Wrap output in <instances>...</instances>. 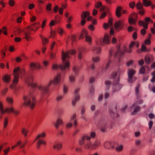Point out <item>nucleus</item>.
<instances>
[{
    "mask_svg": "<svg viewBox=\"0 0 155 155\" xmlns=\"http://www.w3.org/2000/svg\"><path fill=\"white\" fill-rule=\"evenodd\" d=\"M137 20L136 19H134L129 18L128 22L130 25H134L135 24Z\"/></svg>",
    "mask_w": 155,
    "mask_h": 155,
    "instance_id": "obj_40",
    "label": "nucleus"
},
{
    "mask_svg": "<svg viewBox=\"0 0 155 155\" xmlns=\"http://www.w3.org/2000/svg\"><path fill=\"white\" fill-rule=\"evenodd\" d=\"M92 60L94 62H97L100 61V58L98 57H93Z\"/></svg>",
    "mask_w": 155,
    "mask_h": 155,
    "instance_id": "obj_50",
    "label": "nucleus"
},
{
    "mask_svg": "<svg viewBox=\"0 0 155 155\" xmlns=\"http://www.w3.org/2000/svg\"><path fill=\"white\" fill-rule=\"evenodd\" d=\"M92 51H94L97 53L99 54L101 52V48L100 47H94L93 48Z\"/></svg>",
    "mask_w": 155,
    "mask_h": 155,
    "instance_id": "obj_41",
    "label": "nucleus"
},
{
    "mask_svg": "<svg viewBox=\"0 0 155 155\" xmlns=\"http://www.w3.org/2000/svg\"><path fill=\"white\" fill-rule=\"evenodd\" d=\"M141 51L144 52L147 51V49L146 47L144 45H142L141 48Z\"/></svg>",
    "mask_w": 155,
    "mask_h": 155,
    "instance_id": "obj_62",
    "label": "nucleus"
},
{
    "mask_svg": "<svg viewBox=\"0 0 155 155\" xmlns=\"http://www.w3.org/2000/svg\"><path fill=\"white\" fill-rule=\"evenodd\" d=\"M130 7L133 9L134 8L135 6H136L135 2H130L129 4Z\"/></svg>",
    "mask_w": 155,
    "mask_h": 155,
    "instance_id": "obj_57",
    "label": "nucleus"
},
{
    "mask_svg": "<svg viewBox=\"0 0 155 155\" xmlns=\"http://www.w3.org/2000/svg\"><path fill=\"white\" fill-rule=\"evenodd\" d=\"M147 66L141 67L139 70V73L141 74H145L146 71V68H147Z\"/></svg>",
    "mask_w": 155,
    "mask_h": 155,
    "instance_id": "obj_38",
    "label": "nucleus"
},
{
    "mask_svg": "<svg viewBox=\"0 0 155 155\" xmlns=\"http://www.w3.org/2000/svg\"><path fill=\"white\" fill-rule=\"evenodd\" d=\"M140 87V84H138L136 87L135 89V93L138 99L139 98V88Z\"/></svg>",
    "mask_w": 155,
    "mask_h": 155,
    "instance_id": "obj_37",
    "label": "nucleus"
},
{
    "mask_svg": "<svg viewBox=\"0 0 155 155\" xmlns=\"http://www.w3.org/2000/svg\"><path fill=\"white\" fill-rule=\"evenodd\" d=\"M76 37L75 35H72L71 37V40L72 41L71 44L72 45H73V43L76 41Z\"/></svg>",
    "mask_w": 155,
    "mask_h": 155,
    "instance_id": "obj_51",
    "label": "nucleus"
},
{
    "mask_svg": "<svg viewBox=\"0 0 155 155\" xmlns=\"http://www.w3.org/2000/svg\"><path fill=\"white\" fill-rule=\"evenodd\" d=\"M86 41L88 42H90L91 41V37L88 35H87L86 37Z\"/></svg>",
    "mask_w": 155,
    "mask_h": 155,
    "instance_id": "obj_61",
    "label": "nucleus"
},
{
    "mask_svg": "<svg viewBox=\"0 0 155 155\" xmlns=\"http://www.w3.org/2000/svg\"><path fill=\"white\" fill-rule=\"evenodd\" d=\"M79 90L80 89L78 88L74 91L75 98L74 100H73L72 101V104L73 106H74L76 102L80 100V96L78 94Z\"/></svg>",
    "mask_w": 155,
    "mask_h": 155,
    "instance_id": "obj_11",
    "label": "nucleus"
},
{
    "mask_svg": "<svg viewBox=\"0 0 155 155\" xmlns=\"http://www.w3.org/2000/svg\"><path fill=\"white\" fill-rule=\"evenodd\" d=\"M13 109L14 108L12 107H7L5 108L4 109L3 111V112H4V114L6 112L8 113H13Z\"/></svg>",
    "mask_w": 155,
    "mask_h": 155,
    "instance_id": "obj_33",
    "label": "nucleus"
},
{
    "mask_svg": "<svg viewBox=\"0 0 155 155\" xmlns=\"http://www.w3.org/2000/svg\"><path fill=\"white\" fill-rule=\"evenodd\" d=\"M40 27V24L38 23H36L33 24L31 25V29L33 31H34L35 29H37Z\"/></svg>",
    "mask_w": 155,
    "mask_h": 155,
    "instance_id": "obj_31",
    "label": "nucleus"
},
{
    "mask_svg": "<svg viewBox=\"0 0 155 155\" xmlns=\"http://www.w3.org/2000/svg\"><path fill=\"white\" fill-rule=\"evenodd\" d=\"M143 3H142L140 2H137L136 5V7L137 9L139 10L143 8Z\"/></svg>",
    "mask_w": 155,
    "mask_h": 155,
    "instance_id": "obj_34",
    "label": "nucleus"
},
{
    "mask_svg": "<svg viewBox=\"0 0 155 155\" xmlns=\"http://www.w3.org/2000/svg\"><path fill=\"white\" fill-rule=\"evenodd\" d=\"M96 136V133L94 132H91L90 136L85 135L83 136L79 140V143L80 146H82L84 144L85 140H86L89 141L91 139H94Z\"/></svg>",
    "mask_w": 155,
    "mask_h": 155,
    "instance_id": "obj_5",
    "label": "nucleus"
},
{
    "mask_svg": "<svg viewBox=\"0 0 155 155\" xmlns=\"http://www.w3.org/2000/svg\"><path fill=\"white\" fill-rule=\"evenodd\" d=\"M130 108L131 109V110H132V108H134V110L131 113V114L132 115H134L136 114V113L139 111L140 109V107L137 105V102H135L130 107Z\"/></svg>",
    "mask_w": 155,
    "mask_h": 155,
    "instance_id": "obj_14",
    "label": "nucleus"
},
{
    "mask_svg": "<svg viewBox=\"0 0 155 155\" xmlns=\"http://www.w3.org/2000/svg\"><path fill=\"white\" fill-rule=\"evenodd\" d=\"M104 147L107 149H112L114 148V144L111 142H106L104 144Z\"/></svg>",
    "mask_w": 155,
    "mask_h": 155,
    "instance_id": "obj_16",
    "label": "nucleus"
},
{
    "mask_svg": "<svg viewBox=\"0 0 155 155\" xmlns=\"http://www.w3.org/2000/svg\"><path fill=\"white\" fill-rule=\"evenodd\" d=\"M13 99L12 97H8L6 98V101L10 104H12Z\"/></svg>",
    "mask_w": 155,
    "mask_h": 155,
    "instance_id": "obj_52",
    "label": "nucleus"
},
{
    "mask_svg": "<svg viewBox=\"0 0 155 155\" xmlns=\"http://www.w3.org/2000/svg\"><path fill=\"white\" fill-rule=\"evenodd\" d=\"M100 145L101 141L98 140H96L93 143L90 141L87 142L84 144V148L87 150H95L100 147Z\"/></svg>",
    "mask_w": 155,
    "mask_h": 155,
    "instance_id": "obj_3",
    "label": "nucleus"
},
{
    "mask_svg": "<svg viewBox=\"0 0 155 155\" xmlns=\"http://www.w3.org/2000/svg\"><path fill=\"white\" fill-rule=\"evenodd\" d=\"M76 54V51L74 49H71L68 51L67 52L63 51L62 52V60L63 61H66V58H69L70 57L69 55H75Z\"/></svg>",
    "mask_w": 155,
    "mask_h": 155,
    "instance_id": "obj_6",
    "label": "nucleus"
},
{
    "mask_svg": "<svg viewBox=\"0 0 155 155\" xmlns=\"http://www.w3.org/2000/svg\"><path fill=\"white\" fill-rule=\"evenodd\" d=\"M28 132V130L25 128H22L21 129V132L22 134L25 136L26 137L27 135V134Z\"/></svg>",
    "mask_w": 155,
    "mask_h": 155,
    "instance_id": "obj_39",
    "label": "nucleus"
},
{
    "mask_svg": "<svg viewBox=\"0 0 155 155\" xmlns=\"http://www.w3.org/2000/svg\"><path fill=\"white\" fill-rule=\"evenodd\" d=\"M138 15L137 14L133 12L129 16V18L134 19H136L137 20Z\"/></svg>",
    "mask_w": 155,
    "mask_h": 155,
    "instance_id": "obj_35",
    "label": "nucleus"
},
{
    "mask_svg": "<svg viewBox=\"0 0 155 155\" xmlns=\"http://www.w3.org/2000/svg\"><path fill=\"white\" fill-rule=\"evenodd\" d=\"M113 53V51L112 50H110V53H109V61H108V62L107 63V64H106L105 68L106 69H107L108 68L109 66L110 65L111 63V61L110 60V57L112 55V54Z\"/></svg>",
    "mask_w": 155,
    "mask_h": 155,
    "instance_id": "obj_27",
    "label": "nucleus"
},
{
    "mask_svg": "<svg viewBox=\"0 0 155 155\" xmlns=\"http://www.w3.org/2000/svg\"><path fill=\"white\" fill-rule=\"evenodd\" d=\"M16 68H18V71H16V72L18 71V75H20V76H22L25 74L26 73L25 71L24 68H22L20 69L19 67H17Z\"/></svg>",
    "mask_w": 155,
    "mask_h": 155,
    "instance_id": "obj_23",
    "label": "nucleus"
},
{
    "mask_svg": "<svg viewBox=\"0 0 155 155\" xmlns=\"http://www.w3.org/2000/svg\"><path fill=\"white\" fill-rule=\"evenodd\" d=\"M100 42L101 45H103L104 44L108 45L110 43V40L107 34H105L104 38L101 40Z\"/></svg>",
    "mask_w": 155,
    "mask_h": 155,
    "instance_id": "obj_13",
    "label": "nucleus"
},
{
    "mask_svg": "<svg viewBox=\"0 0 155 155\" xmlns=\"http://www.w3.org/2000/svg\"><path fill=\"white\" fill-rule=\"evenodd\" d=\"M23 100L24 101L23 105L29 106L31 108H33L35 106V97L31 94L24 95Z\"/></svg>",
    "mask_w": 155,
    "mask_h": 155,
    "instance_id": "obj_2",
    "label": "nucleus"
},
{
    "mask_svg": "<svg viewBox=\"0 0 155 155\" xmlns=\"http://www.w3.org/2000/svg\"><path fill=\"white\" fill-rule=\"evenodd\" d=\"M46 135V133L45 132L43 131L41 132L37 135L34 142L37 140L38 139H41V138L42 137L45 138V137Z\"/></svg>",
    "mask_w": 155,
    "mask_h": 155,
    "instance_id": "obj_24",
    "label": "nucleus"
},
{
    "mask_svg": "<svg viewBox=\"0 0 155 155\" xmlns=\"http://www.w3.org/2000/svg\"><path fill=\"white\" fill-rule=\"evenodd\" d=\"M27 82L28 83V85L29 87H31L33 88H35L36 87L38 86V87L40 85H39L38 86L37 84L36 83H34L32 82L30 84V82L29 83V81H27ZM40 85H42L41 84H40ZM39 90V89L38 88ZM40 90L41 91V90Z\"/></svg>",
    "mask_w": 155,
    "mask_h": 155,
    "instance_id": "obj_30",
    "label": "nucleus"
},
{
    "mask_svg": "<svg viewBox=\"0 0 155 155\" xmlns=\"http://www.w3.org/2000/svg\"><path fill=\"white\" fill-rule=\"evenodd\" d=\"M123 23V21L122 20H120L116 22L114 25L115 30H121L124 26Z\"/></svg>",
    "mask_w": 155,
    "mask_h": 155,
    "instance_id": "obj_12",
    "label": "nucleus"
},
{
    "mask_svg": "<svg viewBox=\"0 0 155 155\" xmlns=\"http://www.w3.org/2000/svg\"><path fill=\"white\" fill-rule=\"evenodd\" d=\"M136 71L133 69H129L128 71V81L129 83L133 82L135 80H133L134 78H133V76L135 74Z\"/></svg>",
    "mask_w": 155,
    "mask_h": 155,
    "instance_id": "obj_9",
    "label": "nucleus"
},
{
    "mask_svg": "<svg viewBox=\"0 0 155 155\" xmlns=\"http://www.w3.org/2000/svg\"><path fill=\"white\" fill-rule=\"evenodd\" d=\"M24 38L26 39L27 41H30L32 39V37L30 36V35L25 36Z\"/></svg>",
    "mask_w": 155,
    "mask_h": 155,
    "instance_id": "obj_63",
    "label": "nucleus"
},
{
    "mask_svg": "<svg viewBox=\"0 0 155 155\" xmlns=\"http://www.w3.org/2000/svg\"><path fill=\"white\" fill-rule=\"evenodd\" d=\"M79 68L76 66H74L73 68V71L74 72V73L76 74L79 71Z\"/></svg>",
    "mask_w": 155,
    "mask_h": 155,
    "instance_id": "obj_47",
    "label": "nucleus"
},
{
    "mask_svg": "<svg viewBox=\"0 0 155 155\" xmlns=\"http://www.w3.org/2000/svg\"><path fill=\"white\" fill-rule=\"evenodd\" d=\"M140 10L139 11V14L141 15H143L144 14L145 12V9L143 8L142 9H140Z\"/></svg>",
    "mask_w": 155,
    "mask_h": 155,
    "instance_id": "obj_54",
    "label": "nucleus"
},
{
    "mask_svg": "<svg viewBox=\"0 0 155 155\" xmlns=\"http://www.w3.org/2000/svg\"><path fill=\"white\" fill-rule=\"evenodd\" d=\"M56 33L55 31H53L52 30H51L50 32V37L54 38L55 35Z\"/></svg>",
    "mask_w": 155,
    "mask_h": 155,
    "instance_id": "obj_53",
    "label": "nucleus"
},
{
    "mask_svg": "<svg viewBox=\"0 0 155 155\" xmlns=\"http://www.w3.org/2000/svg\"><path fill=\"white\" fill-rule=\"evenodd\" d=\"M10 150V148L8 147L5 150H3V151L4 153L6 155L8 154V153L9 152Z\"/></svg>",
    "mask_w": 155,
    "mask_h": 155,
    "instance_id": "obj_64",
    "label": "nucleus"
},
{
    "mask_svg": "<svg viewBox=\"0 0 155 155\" xmlns=\"http://www.w3.org/2000/svg\"><path fill=\"white\" fill-rule=\"evenodd\" d=\"M4 109H3V106L2 105V103L0 101V110L1 113L2 114H4L3 111Z\"/></svg>",
    "mask_w": 155,
    "mask_h": 155,
    "instance_id": "obj_55",
    "label": "nucleus"
},
{
    "mask_svg": "<svg viewBox=\"0 0 155 155\" xmlns=\"http://www.w3.org/2000/svg\"><path fill=\"white\" fill-rule=\"evenodd\" d=\"M61 77L60 73H58L57 75L54 77L53 81L51 80L48 84L46 85H40L38 87V89L41 90L42 92L46 93L49 91V88L53 83L54 85H57L60 82Z\"/></svg>",
    "mask_w": 155,
    "mask_h": 155,
    "instance_id": "obj_1",
    "label": "nucleus"
},
{
    "mask_svg": "<svg viewBox=\"0 0 155 155\" xmlns=\"http://www.w3.org/2000/svg\"><path fill=\"white\" fill-rule=\"evenodd\" d=\"M107 125V123L105 120L102 119H100L98 122V126L100 127V130L102 132H105Z\"/></svg>",
    "mask_w": 155,
    "mask_h": 155,
    "instance_id": "obj_8",
    "label": "nucleus"
},
{
    "mask_svg": "<svg viewBox=\"0 0 155 155\" xmlns=\"http://www.w3.org/2000/svg\"><path fill=\"white\" fill-rule=\"evenodd\" d=\"M87 31L83 29L82 30L81 34L79 37V39H82L87 35Z\"/></svg>",
    "mask_w": 155,
    "mask_h": 155,
    "instance_id": "obj_32",
    "label": "nucleus"
},
{
    "mask_svg": "<svg viewBox=\"0 0 155 155\" xmlns=\"http://www.w3.org/2000/svg\"><path fill=\"white\" fill-rule=\"evenodd\" d=\"M18 71V68H15L14 70V79L13 80V83L15 84H16L18 82V78L20 77V75H18V72H16V71Z\"/></svg>",
    "mask_w": 155,
    "mask_h": 155,
    "instance_id": "obj_15",
    "label": "nucleus"
},
{
    "mask_svg": "<svg viewBox=\"0 0 155 155\" xmlns=\"http://www.w3.org/2000/svg\"><path fill=\"white\" fill-rule=\"evenodd\" d=\"M108 9H107L106 12H103L101 15L100 17V18L102 19L104 18L106 16L107 12L108 11Z\"/></svg>",
    "mask_w": 155,
    "mask_h": 155,
    "instance_id": "obj_45",
    "label": "nucleus"
},
{
    "mask_svg": "<svg viewBox=\"0 0 155 155\" xmlns=\"http://www.w3.org/2000/svg\"><path fill=\"white\" fill-rule=\"evenodd\" d=\"M30 66L31 69L32 71L40 68L39 64H36L33 63L30 64Z\"/></svg>",
    "mask_w": 155,
    "mask_h": 155,
    "instance_id": "obj_20",
    "label": "nucleus"
},
{
    "mask_svg": "<svg viewBox=\"0 0 155 155\" xmlns=\"http://www.w3.org/2000/svg\"><path fill=\"white\" fill-rule=\"evenodd\" d=\"M138 24L139 26H143L144 28L147 29L148 28V24L145 23L142 21H139L138 22Z\"/></svg>",
    "mask_w": 155,
    "mask_h": 155,
    "instance_id": "obj_28",
    "label": "nucleus"
},
{
    "mask_svg": "<svg viewBox=\"0 0 155 155\" xmlns=\"http://www.w3.org/2000/svg\"><path fill=\"white\" fill-rule=\"evenodd\" d=\"M22 31V30L20 28H16L15 31V33L16 35H18Z\"/></svg>",
    "mask_w": 155,
    "mask_h": 155,
    "instance_id": "obj_43",
    "label": "nucleus"
},
{
    "mask_svg": "<svg viewBox=\"0 0 155 155\" xmlns=\"http://www.w3.org/2000/svg\"><path fill=\"white\" fill-rule=\"evenodd\" d=\"M124 51H121L120 48L119 47L117 50V51L114 54V57H117L118 55H122L124 54V52H126L128 53H131L132 52V50L131 48L126 49L124 48Z\"/></svg>",
    "mask_w": 155,
    "mask_h": 155,
    "instance_id": "obj_10",
    "label": "nucleus"
},
{
    "mask_svg": "<svg viewBox=\"0 0 155 155\" xmlns=\"http://www.w3.org/2000/svg\"><path fill=\"white\" fill-rule=\"evenodd\" d=\"M40 37L42 40V43L43 45H45L48 43V39L44 37L43 35H40Z\"/></svg>",
    "mask_w": 155,
    "mask_h": 155,
    "instance_id": "obj_29",
    "label": "nucleus"
},
{
    "mask_svg": "<svg viewBox=\"0 0 155 155\" xmlns=\"http://www.w3.org/2000/svg\"><path fill=\"white\" fill-rule=\"evenodd\" d=\"M134 61L133 60H130L128 61H127L126 64V65L127 67H129V66L132 65Z\"/></svg>",
    "mask_w": 155,
    "mask_h": 155,
    "instance_id": "obj_58",
    "label": "nucleus"
},
{
    "mask_svg": "<svg viewBox=\"0 0 155 155\" xmlns=\"http://www.w3.org/2000/svg\"><path fill=\"white\" fill-rule=\"evenodd\" d=\"M2 80L5 82L8 83L11 81L10 76L8 75H5L3 77Z\"/></svg>",
    "mask_w": 155,
    "mask_h": 155,
    "instance_id": "obj_22",
    "label": "nucleus"
},
{
    "mask_svg": "<svg viewBox=\"0 0 155 155\" xmlns=\"http://www.w3.org/2000/svg\"><path fill=\"white\" fill-rule=\"evenodd\" d=\"M15 2L13 0H10L9 1L8 4L11 6H13L15 4Z\"/></svg>",
    "mask_w": 155,
    "mask_h": 155,
    "instance_id": "obj_60",
    "label": "nucleus"
},
{
    "mask_svg": "<svg viewBox=\"0 0 155 155\" xmlns=\"http://www.w3.org/2000/svg\"><path fill=\"white\" fill-rule=\"evenodd\" d=\"M85 49L84 48H79L78 50V57L79 59H81L83 57V55L85 53Z\"/></svg>",
    "mask_w": 155,
    "mask_h": 155,
    "instance_id": "obj_17",
    "label": "nucleus"
},
{
    "mask_svg": "<svg viewBox=\"0 0 155 155\" xmlns=\"http://www.w3.org/2000/svg\"><path fill=\"white\" fill-rule=\"evenodd\" d=\"M51 4L50 3H48L46 6V8L47 10L50 11L51 9Z\"/></svg>",
    "mask_w": 155,
    "mask_h": 155,
    "instance_id": "obj_56",
    "label": "nucleus"
},
{
    "mask_svg": "<svg viewBox=\"0 0 155 155\" xmlns=\"http://www.w3.org/2000/svg\"><path fill=\"white\" fill-rule=\"evenodd\" d=\"M76 115L74 114L71 117L70 119V121L71 122H69L66 125V128H71L72 126L71 122L73 123V125L76 127L78 125L77 120L76 117Z\"/></svg>",
    "mask_w": 155,
    "mask_h": 155,
    "instance_id": "obj_7",
    "label": "nucleus"
},
{
    "mask_svg": "<svg viewBox=\"0 0 155 155\" xmlns=\"http://www.w3.org/2000/svg\"><path fill=\"white\" fill-rule=\"evenodd\" d=\"M124 69H118L117 73L119 75L124 73Z\"/></svg>",
    "mask_w": 155,
    "mask_h": 155,
    "instance_id": "obj_59",
    "label": "nucleus"
},
{
    "mask_svg": "<svg viewBox=\"0 0 155 155\" xmlns=\"http://www.w3.org/2000/svg\"><path fill=\"white\" fill-rule=\"evenodd\" d=\"M62 61V64L58 65L56 64H53L52 66L53 69L56 70L58 68L60 69L61 70L64 71L66 70H68L70 66L69 62L68 61Z\"/></svg>",
    "mask_w": 155,
    "mask_h": 155,
    "instance_id": "obj_4",
    "label": "nucleus"
},
{
    "mask_svg": "<svg viewBox=\"0 0 155 155\" xmlns=\"http://www.w3.org/2000/svg\"><path fill=\"white\" fill-rule=\"evenodd\" d=\"M142 1L143 6L145 7L150 6V5H151L152 2L150 0H142Z\"/></svg>",
    "mask_w": 155,
    "mask_h": 155,
    "instance_id": "obj_25",
    "label": "nucleus"
},
{
    "mask_svg": "<svg viewBox=\"0 0 155 155\" xmlns=\"http://www.w3.org/2000/svg\"><path fill=\"white\" fill-rule=\"evenodd\" d=\"M57 31L61 35H62L64 32V31L60 28H58Z\"/></svg>",
    "mask_w": 155,
    "mask_h": 155,
    "instance_id": "obj_46",
    "label": "nucleus"
},
{
    "mask_svg": "<svg viewBox=\"0 0 155 155\" xmlns=\"http://www.w3.org/2000/svg\"><path fill=\"white\" fill-rule=\"evenodd\" d=\"M29 81V83L30 82V84L31 83V82H33V78L32 76H29V77H27L25 78V81L26 84H28V83L27 82V81Z\"/></svg>",
    "mask_w": 155,
    "mask_h": 155,
    "instance_id": "obj_44",
    "label": "nucleus"
},
{
    "mask_svg": "<svg viewBox=\"0 0 155 155\" xmlns=\"http://www.w3.org/2000/svg\"><path fill=\"white\" fill-rule=\"evenodd\" d=\"M122 10V8L120 6H117L116 8L115 11V15L116 16L119 18H120L122 15L121 12Z\"/></svg>",
    "mask_w": 155,
    "mask_h": 155,
    "instance_id": "obj_18",
    "label": "nucleus"
},
{
    "mask_svg": "<svg viewBox=\"0 0 155 155\" xmlns=\"http://www.w3.org/2000/svg\"><path fill=\"white\" fill-rule=\"evenodd\" d=\"M62 124V121L61 119H58L57 120L56 123L55 124V126L56 128H58L59 126Z\"/></svg>",
    "mask_w": 155,
    "mask_h": 155,
    "instance_id": "obj_36",
    "label": "nucleus"
},
{
    "mask_svg": "<svg viewBox=\"0 0 155 155\" xmlns=\"http://www.w3.org/2000/svg\"><path fill=\"white\" fill-rule=\"evenodd\" d=\"M62 147V145L61 143H58L54 145L53 147L54 149H57L58 150L61 149Z\"/></svg>",
    "mask_w": 155,
    "mask_h": 155,
    "instance_id": "obj_42",
    "label": "nucleus"
},
{
    "mask_svg": "<svg viewBox=\"0 0 155 155\" xmlns=\"http://www.w3.org/2000/svg\"><path fill=\"white\" fill-rule=\"evenodd\" d=\"M90 15V13L88 12H84L83 11L82 12L81 15V18L82 19H85L88 16H89Z\"/></svg>",
    "mask_w": 155,
    "mask_h": 155,
    "instance_id": "obj_26",
    "label": "nucleus"
},
{
    "mask_svg": "<svg viewBox=\"0 0 155 155\" xmlns=\"http://www.w3.org/2000/svg\"><path fill=\"white\" fill-rule=\"evenodd\" d=\"M38 142L37 143V148H39L40 147V145L41 144L45 145L46 142L43 139H38Z\"/></svg>",
    "mask_w": 155,
    "mask_h": 155,
    "instance_id": "obj_21",
    "label": "nucleus"
},
{
    "mask_svg": "<svg viewBox=\"0 0 155 155\" xmlns=\"http://www.w3.org/2000/svg\"><path fill=\"white\" fill-rule=\"evenodd\" d=\"M123 149V146L122 145H120L117 146L116 148V150L120 152L122 151Z\"/></svg>",
    "mask_w": 155,
    "mask_h": 155,
    "instance_id": "obj_49",
    "label": "nucleus"
},
{
    "mask_svg": "<svg viewBox=\"0 0 155 155\" xmlns=\"http://www.w3.org/2000/svg\"><path fill=\"white\" fill-rule=\"evenodd\" d=\"M153 60V57L152 55H147L145 58V61L146 64H149L151 60Z\"/></svg>",
    "mask_w": 155,
    "mask_h": 155,
    "instance_id": "obj_19",
    "label": "nucleus"
},
{
    "mask_svg": "<svg viewBox=\"0 0 155 155\" xmlns=\"http://www.w3.org/2000/svg\"><path fill=\"white\" fill-rule=\"evenodd\" d=\"M8 123V120L7 117H5L4 121V127L5 128L7 126Z\"/></svg>",
    "mask_w": 155,
    "mask_h": 155,
    "instance_id": "obj_48",
    "label": "nucleus"
}]
</instances>
